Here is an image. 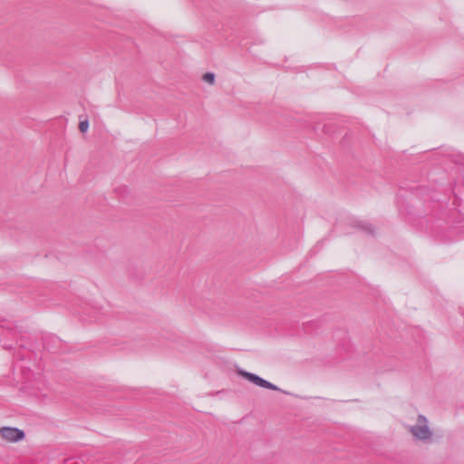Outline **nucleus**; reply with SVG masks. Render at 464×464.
<instances>
[{
  "label": "nucleus",
  "instance_id": "obj_1",
  "mask_svg": "<svg viewBox=\"0 0 464 464\" xmlns=\"http://www.w3.org/2000/svg\"><path fill=\"white\" fill-rule=\"evenodd\" d=\"M411 432L418 440H429L431 437V431L427 425V420L423 416H419L418 423L411 427Z\"/></svg>",
  "mask_w": 464,
  "mask_h": 464
},
{
  "label": "nucleus",
  "instance_id": "obj_4",
  "mask_svg": "<svg viewBox=\"0 0 464 464\" xmlns=\"http://www.w3.org/2000/svg\"><path fill=\"white\" fill-rule=\"evenodd\" d=\"M203 80L210 84H213L215 81V75L212 72H207L203 75Z\"/></svg>",
  "mask_w": 464,
  "mask_h": 464
},
{
  "label": "nucleus",
  "instance_id": "obj_5",
  "mask_svg": "<svg viewBox=\"0 0 464 464\" xmlns=\"http://www.w3.org/2000/svg\"><path fill=\"white\" fill-rule=\"evenodd\" d=\"M89 128L88 121H82L79 124V129L82 132H86Z\"/></svg>",
  "mask_w": 464,
  "mask_h": 464
},
{
  "label": "nucleus",
  "instance_id": "obj_6",
  "mask_svg": "<svg viewBox=\"0 0 464 464\" xmlns=\"http://www.w3.org/2000/svg\"><path fill=\"white\" fill-rule=\"evenodd\" d=\"M367 230H368L370 233H372V228H368Z\"/></svg>",
  "mask_w": 464,
  "mask_h": 464
},
{
  "label": "nucleus",
  "instance_id": "obj_2",
  "mask_svg": "<svg viewBox=\"0 0 464 464\" xmlns=\"http://www.w3.org/2000/svg\"><path fill=\"white\" fill-rule=\"evenodd\" d=\"M0 435L9 442H16L24 439V433L17 428L3 427L0 429Z\"/></svg>",
  "mask_w": 464,
  "mask_h": 464
},
{
  "label": "nucleus",
  "instance_id": "obj_3",
  "mask_svg": "<svg viewBox=\"0 0 464 464\" xmlns=\"http://www.w3.org/2000/svg\"><path fill=\"white\" fill-rule=\"evenodd\" d=\"M241 375H243L248 381H250L251 382L255 383L257 386H260V387H263V388H266V389H270V390H275V391L279 390L273 383H271V382L262 379L261 377H259V376H257V375H256L254 373H250V372H241Z\"/></svg>",
  "mask_w": 464,
  "mask_h": 464
}]
</instances>
